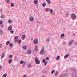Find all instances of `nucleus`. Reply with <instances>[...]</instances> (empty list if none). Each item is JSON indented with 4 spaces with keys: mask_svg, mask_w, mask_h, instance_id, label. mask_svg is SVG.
<instances>
[{
    "mask_svg": "<svg viewBox=\"0 0 77 77\" xmlns=\"http://www.w3.org/2000/svg\"><path fill=\"white\" fill-rule=\"evenodd\" d=\"M35 62L36 64L39 65L40 63V61L39 60V59L37 57H36L35 58Z\"/></svg>",
    "mask_w": 77,
    "mask_h": 77,
    "instance_id": "obj_1",
    "label": "nucleus"
},
{
    "mask_svg": "<svg viewBox=\"0 0 77 77\" xmlns=\"http://www.w3.org/2000/svg\"><path fill=\"white\" fill-rule=\"evenodd\" d=\"M42 62L44 63V65H46L47 63H48V61H45V60L44 59L42 60Z\"/></svg>",
    "mask_w": 77,
    "mask_h": 77,
    "instance_id": "obj_2",
    "label": "nucleus"
},
{
    "mask_svg": "<svg viewBox=\"0 0 77 77\" xmlns=\"http://www.w3.org/2000/svg\"><path fill=\"white\" fill-rule=\"evenodd\" d=\"M31 53H32V51L30 50H27V51L26 52V54H30Z\"/></svg>",
    "mask_w": 77,
    "mask_h": 77,
    "instance_id": "obj_3",
    "label": "nucleus"
},
{
    "mask_svg": "<svg viewBox=\"0 0 77 77\" xmlns=\"http://www.w3.org/2000/svg\"><path fill=\"white\" fill-rule=\"evenodd\" d=\"M73 42V40L70 41L68 43L69 45L70 46V45H71L72 44Z\"/></svg>",
    "mask_w": 77,
    "mask_h": 77,
    "instance_id": "obj_4",
    "label": "nucleus"
},
{
    "mask_svg": "<svg viewBox=\"0 0 77 77\" xmlns=\"http://www.w3.org/2000/svg\"><path fill=\"white\" fill-rule=\"evenodd\" d=\"M44 51L43 49H42L41 50V51L40 52V54H44Z\"/></svg>",
    "mask_w": 77,
    "mask_h": 77,
    "instance_id": "obj_5",
    "label": "nucleus"
},
{
    "mask_svg": "<svg viewBox=\"0 0 77 77\" xmlns=\"http://www.w3.org/2000/svg\"><path fill=\"white\" fill-rule=\"evenodd\" d=\"M72 18H74V19H75V18H76V16H75V14H72Z\"/></svg>",
    "mask_w": 77,
    "mask_h": 77,
    "instance_id": "obj_6",
    "label": "nucleus"
},
{
    "mask_svg": "<svg viewBox=\"0 0 77 77\" xmlns=\"http://www.w3.org/2000/svg\"><path fill=\"white\" fill-rule=\"evenodd\" d=\"M17 38H18V36H16L14 39V42H17Z\"/></svg>",
    "mask_w": 77,
    "mask_h": 77,
    "instance_id": "obj_7",
    "label": "nucleus"
},
{
    "mask_svg": "<svg viewBox=\"0 0 77 77\" xmlns=\"http://www.w3.org/2000/svg\"><path fill=\"white\" fill-rule=\"evenodd\" d=\"M34 20V19L32 17H30L29 18V21H33Z\"/></svg>",
    "mask_w": 77,
    "mask_h": 77,
    "instance_id": "obj_8",
    "label": "nucleus"
},
{
    "mask_svg": "<svg viewBox=\"0 0 77 77\" xmlns=\"http://www.w3.org/2000/svg\"><path fill=\"white\" fill-rule=\"evenodd\" d=\"M38 0H34V3L35 5H37V4H38Z\"/></svg>",
    "mask_w": 77,
    "mask_h": 77,
    "instance_id": "obj_9",
    "label": "nucleus"
},
{
    "mask_svg": "<svg viewBox=\"0 0 77 77\" xmlns=\"http://www.w3.org/2000/svg\"><path fill=\"white\" fill-rule=\"evenodd\" d=\"M38 41L37 40L35 39L34 41V43L35 44H38Z\"/></svg>",
    "mask_w": 77,
    "mask_h": 77,
    "instance_id": "obj_10",
    "label": "nucleus"
},
{
    "mask_svg": "<svg viewBox=\"0 0 77 77\" xmlns=\"http://www.w3.org/2000/svg\"><path fill=\"white\" fill-rule=\"evenodd\" d=\"M22 49H23V50H26V48H27V47L25 45H23L22 47Z\"/></svg>",
    "mask_w": 77,
    "mask_h": 77,
    "instance_id": "obj_11",
    "label": "nucleus"
},
{
    "mask_svg": "<svg viewBox=\"0 0 77 77\" xmlns=\"http://www.w3.org/2000/svg\"><path fill=\"white\" fill-rule=\"evenodd\" d=\"M12 58H11L9 60L8 63L10 64L12 63Z\"/></svg>",
    "mask_w": 77,
    "mask_h": 77,
    "instance_id": "obj_12",
    "label": "nucleus"
},
{
    "mask_svg": "<svg viewBox=\"0 0 77 77\" xmlns=\"http://www.w3.org/2000/svg\"><path fill=\"white\" fill-rule=\"evenodd\" d=\"M17 42H18L19 44H21V40L20 39H19V40H17Z\"/></svg>",
    "mask_w": 77,
    "mask_h": 77,
    "instance_id": "obj_13",
    "label": "nucleus"
},
{
    "mask_svg": "<svg viewBox=\"0 0 77 77\" xmlns=\"http://www.w3.org/2000/svg\"><path fill=\"white\" fill-rule=\"evenodd\" d=\"M12 29V26H10L8 27V30H11Z\"/></svg>",
    "mask_w": 77,
    "mask_h": 77,
    "instance_id": "obj_14",
    "label": "nucleus"
},
{
    "mask_svg": "<svg viewBox=\"0 0 77 77\" xmlns=\"http://www.w3.org/2000/svg\"><path fill=\"white\" fill-rule=\"evenodd\" d=\"M68 74L67 73L64 74V77H67L68 76Z\"/></svg>",
    "mask_w": 77,
    "mask_h": 77,
    "instance_id": "obj_15",
    "label": "nucleus"
},
{
    "mask_svg": "<svg viewBox=\"0 0 77 77\" xmlns=\"http://www.w3.org/2000/svg\"><path fill=\"white\" fill-rule=\"evenodd\" d=\"M45 5H46V3L45 2H44L42 4L43 7H45Z\"/></svg>",
    "mask_w": 77,
    "mask_h": 77,
    "instance_id": "obj_16",
    "label": "nucleus"
},
{
    "mask_svg": "<svg viewBox=\"0 0 77 77\" xmlns=\"http://www.w3.org/2000/svg\"><path fill=\"white\" fill-rule=\"evenodd\" d=\"M68 56H69V54H67L65 55L64 57V59H65V58L66 57H68Z\"/></svg>",
    "mask_w": 77,
    "mask_h": 77,
    "instance_id": "obj_17",
    "label": "nucleus"
},
{
    "mask_svg": "<svg viewBox=\"0 0 77 77\" xmlns=\"http://www.w3.org/2000/svg\"><path fill=\"white\" fill-rule=\"evenodd\" d=\"M35 51H38V46H35Z\"/></svg>",
    "mask_w": 77,
    "mask_h": 77,
    "instance_id": "obj_18",
    "label": "nucleus"
},
{
    "mask_svg": "<svg viewBox=\"0 0 77 77\" xmlns=\"http://www.w3.org/2000/svg\"><path fill=\"white\" fill-rule=\"evenodd\" d=\"M9 46L10 47H12L13 46V44L12 43H10L9 44Z\"/></svg>",
    "mask_w": 77,
    "mask_h": 77,
    "instance_id": "obj_19",
    "label": "nucleus"
},
{
    "mask_svg": "<svg viewBox=\"0 0 77 77\" xmlns=\"http://www.w3.org/2000/svg\"><path fill=\"white\" fill-rule=\"evenodd\" d=\"M27 67L29 68H32V66H31L30 64H29L28 65Z\"/></svg>",
    "mask_w": 77,
    "mask_h": 77,
    "instance_id": "obj_20",
    "label": "nucleus"
},
{
    "mask_svg": "<svg viewBox=\"0 0 77 77\" xmlns=\"http://www.w3.org/2000/svg\"><path fill=\"white\" fill-rule=\"evenodd\" d=\"M25 38V35H23L22 36V39H24Z\"/></svg>",
    "mask_w": 77,
    "mask_h": 77,
    "instance_id": "obj_21",
    "label": "nucleus"
},
{
    "mask_svg": "<svg viewBox=\"0 0 77 77\" xmlns=\"http://www.w3.org/2000/svg\"><path fill=\"white\" fill-rule=\"evenodd\" d=\"M24 63V61L23 60L20 61V65H22V64H23V63Z\"/></svg>",
    "mask_w": 77,
    "mask_h": 77,
    "instance_id": "obj_22",
    "label": "nucleus"
},
{
    "mask_svg": "<svg viewBox=\"0 0 77 77\" xmlns=\"http://www.w3.org/2000/svg\"><path fill=\"white\" fill-rule=\"evenodd\" d=\"M9 41H7L6 42V45H9Z\"/></svg>",
    "mask_w": 77,
    "mask_h": 77,
    "instance_id": "obj_23",
    "label": "nucleus"
},
{
    "mask_svg": "<svg viewBox=\"0 0 77 77\" xmlns=\"http://www.w3.org/2000/svg\"><path fill=\"white\" fill-rule=\"evenodd\" d=\"M1 18H5V16L4 15H1Z\"/></svg>",
    "mask_w": 77,
    "mask_h": 77,
    "instance_id": "obj_24",
    "label": "nucleus"
},
{
    "mask_svg": "<svg viewBox=\"0 0 77 77\" xmlns=\"http://www.w3.org/2000/svg\"><path fill=\"white\" fill-rule=\"evenodd\" d=\"M47 2H48V3L50 4V3H51V2H50V0H46Z\"/></svg>",
    "mask_w": 77,
    "mask_h": 77,
    "instance_id": "obj_25",
    "label": "nucleus"
},
{
    "mask_svg": "<svg viewBox=\"0 0 77 77\" xmlns=\"http://www.w3.org/2000/svg\"><path fill=\"white\" fill-rule=\"evenodd\" d=\"M46 10L47 12H48V11H49L50 10V8H46Z\"/></svg>",
    "mask_w": 77,
    "mask_h": 77,
    "instance_id": "obj_26",
    "label": "nucleus"
},
{
    "mask_svg": "<svg viewBox=\"0 0 77 77\" xmlns=\"http://www.w3.org/2000/svg\"><path fill=\"white\" fill-rule=\"evenodd\" d=\"M60 58V56H58L57 57L56 60H59Z\"/></svg>",
    "mask_w": 77,
    "mask_h": 77,
    "instance_id": "obj_27",
    "label": "nucleus"
},
{
    "mask_svg": "<svg viewBox=\"0 0 77 77\" xmlns=\"http://www.w3.org/2000/svg\"><path fill=\"white\" fill-rule=\"evenodd\" d=\"M4 56H5V54H3L1 56V58H2V57H3Z\"/></svg>",
    "mask_w": 77,
    "mask_h": 77,
    "instance_id": "obj_28",
    "label": "nucleus"
},
{
    "mask_svg": "<svg viewBox=\"0 0 77 77\" xmlns=\"http://www.w3.org/2000/svg\"><path fill=\"white\" fill-rule=\"evenodd\" d=\"M54 71H55V70H52L51 71V74H53L54 73Z\"/></svg>",
    "mask_w": 77,
    "mask_h": 77,
    "instance_id": "obj_29",
    "label": "nucleus"
},
{
    "mask_svg": "<svg viewBox=\"0 0 77 77\" xmlns=\"http://www.w3.org/2000/svg\"><path fill=\"white\" fill-rule=\"evenodd\" d=\"M12 57V55H10L9 56V57H8V58H11Z\"/></svg>",
    "mask_w": 77,
    "mask_h": 77,
    "instance_id": "obj_30",
    "label": "nucleus"
},
{
    "mask_svg": "<svg viewBox=\"0 0 77 77\" xmlns=\"http://www.w3.org/2000/svg\"><path fill=\"white\" fill-rule=\"evenodd\" d=\"M11 7H14V4L11 3Z\"/></svg>",
    "mask_w": 77,
    "mask_h": 77,
    "instance_id": "obj_31",
    "label": "nucleus"
},
{
    "mask_svg": "<svg viewBox=\"0 0 77 77\" xmlns=\"http://www.w3.org/2000/svg\"><path fill=\"white\" fill-rule=\"evenodd\" d=\"M7 75H6V74H5L3 75V77H6Z\"/></svg>",
    "mask_w": 77,
    "mask_h": 77,
    "instance_id": "obj_32",
    "label": "nucleus"
},
{
    "mask_svg": "<svg viewBox=\"0 0 77 77\" xmlns=\"http://www.w3.org/2000/svg\"><path fill=\"white\" fill-rule=\"evenodd\" d=\"M58 75V72H56L55 73V75L56 76Z\"/></svg>",
    "mask_w": 77,
    "mask_h": 77,
    "instance_id": "obj_33",
    "label": "nucleus"
},
{
    "mask_svg": "<svg viewBox=\"0 0 77 77\" xmlns=\"http://www.w3.org/2000/svg\"><path fill=\"white\" fill-rule=\"evenodd\" d=\"M13 32H14V30H11L10 31V32L12 34L13 33Z\"/></svg>",
    "mask_w": 77,
    "mask_h": 77,
    "instance_id": "obj_34",
    "label": "nucleus"
},
{
    "mask_svg": "<svg viewBox=\"0 0 77 77\" xmlns=\"http://www.w3.org/2000/svg\"><path fill=\"white\" fill-rule=\"evenodd\" d=\"M6 0V3H9V0Z\"/></svg>",
    "mask_w": 77,
    "mask_h": 77,
    "instance_id": "obj_35",
    "label": "nucleus"
},
{
    "mask_svg": "<svg viewBox=\"0 0 77 77\" xmlns=\"http://www.w3.org/2000/svg\"><path fill=\"white\" fill-rule=\"evenodd\" d=\"M46 60H49L48 57L46 58Z\"/></svg>",
    "mask_w": 77,
    "mask_h": 77,
    "instance_id": "obj_36",
    "label": "nucleus"
},
{
    "mask_svg": "<svg viewBox=\"0 0 77 77\" xmlns=\"http://www.w3.org/2000/svg\"><path fill=\"white\" fill-rule=\"evenodd\" d=\"M50 12H51V13H53V10H52V9H51L50 10Z\"/></svg>",
    "mask_w": 77,
    "mask_h": 77,
    "instance_id": "obj_37",
    "label": "nucleus"
},
{
    "mask_svg": "<svg viewBox=\"0 0 77 77\" xmlns=\"http://www.w3.org/2000/svg\"><path fill=\"white\" fill-rule=\"evenodd\" d=\"M3 46L2 44H0V48H2Z\"/></svg>",
    "mask_w": 77,
    "mask_h": 77,
    "instance_id": "obj_38",
    "label": "nucleus"
},
{
    "mask_svg": "<svg viewBox=\"0 0 77 77\" xmlns=\"http://www.w3.org/2000/svg\"><path fill=\"white\" fill-rule=\"evenodd\" d=\"M2 23L3 22H2V20L0 21V24H2Z\"/></svg>",
    "mask_w": 77,
    "mask_h": 77,
    "instance_id": "obj_39",
    "label": "nucleus"
},
{
    "mask_svg": "<svg viewBox=\"0 0 77 77\" xmlns=\"http://www.w3.org/2000/svg\"><path fill=\"white\" fill-rule=\"evenodd\" d=\"M8 23H11V20H9L8 21Z\"/></svg>",
    "mask_w": 77,
    "mask_h": 77,
    "instance_id": "obj_40",
    "label": "nucleus"
},
{
    "mask_svg": "<svg viewBox=\"0 0 77 77\" xmlns=\"http://www.w3.org/2000/svg\"><path fill=\"white\" fill-rule=\"evenodd\" d=\"M48 41H49V39H47L46 40V42H48Z\"/></svg>",
    "mask_w": 77,
    "mask_h": 77,
    "instance_id": "obj_41",
    "label": "nucleus"
},
{
    "mask_svg": "<svg viewBox=\"0 0 77 77\" xmlns=\"http://www.w3.org/2000/svg\"><path fill=\"white\" fill-rule=\"evenodd\" d=\"M61 36L62 37V36H64V34H61Z\"/></svg>",
    "mask_w": 77,
    "mask_h": 77,
    "instance_id": "obj_42",
    "label": "nucleus"
},
{
    "mask_svg": "<svg viewBox=\"0 0 77 77\" xmlns=\"http://www.w3.org/2000/svg\"><path fill=\"white\" fill-rule=\"evenodd\" d=\"M2 30H0V33H2Z\"/></svg>",
    "mask_w": 77,
    "mask_h": 77,
    "instance_id": "obj_43",
    "label": "nucleus"
},
{
    "mask_svg": "<svg viewBox=\"0 0 77 77\" xmlns=\"http://www.w3.org/2000/svg\"><path fill=\"white\" fill-rule=\"evenodd\" d=\"M60 77H63V76L62 75H60Z\"/></svg>",
    "mask_w": 77,
    "mask_h": 77,
    "instance_id": "obj_44",
    "label": "nucleus"
},
{
    "mask_svg": "<svg viewBox=\"0 0 77 77\" xmlns=\"http://www.w3.org/2000/svg\"><path fill=\"white\" fill-rule=\"evenodd\" d=\"M75 45H77V42H75Z\"/></svg>",
    "mask_w": 77,
    "mask_h": 77,
    "instance_id": "obj_45",
    "label": "nucleus"
},
{
    "mask_svg": "<svg viewBox=\"0 0 77 77\" xmlns=\"http://www.w3.org/2000/svg\"><path fill=\"white\" fill-rule=\"evenodd\" d=\"M23 77H26V75H24L23 76Z\"/></svg>",
    "mask_w": 77,
    "mask_h": 77,
    "instance_id": "obj_46",
    "label": "nucleus"
},
{
    "mask_svg": "<svg viewBox=\"0 0 77 77\" xmlns=\"http://www.w3.org/2000/svg\"><path fill=\"white\" fill-rule=\"evenodd\" d=\"M33 38H31V41L32 40H33Z\"/></svg>",
    "mask_w": 77,
    "mask_h": 77,
    "instance_id": "obj_47",
    "label": "nucleus"
},
{
    "mask_svg": "<svg viewBox=\"0 0 77 77\" xmlns=\"http://www.w3.org/2000/svg\"><path fill=\"white\" fill-rule=\"evenodd\" d=\"M2 68V66H0V69H1Z\"/></svg>",
    "mask_w": 77,
    "mask_h": 77,
    "instance_id": "obj_48",
    "label": "nucleus"
},
{
    "mask_svg": "<svg viewBox=\"0 0 77 77\" xmlns=\"http://www.w3.org/2000/svg\"><path fill=\"white\" fill-rule=\"evenodd\" d=\"M72 76H73V74H72Z\"/></svg>",
    "mask_w": 77,
    "mask_h": 77,
    "instance_id": "obj_49",
    "label": "nucleus"
},
{
    "mask_svg": "<svg viewBox=\"0 0 77 77\" xmlns=\"http://www.w3.org/2000/svg\"><path fill=\"white\" fill-rule=\"evenodd\" d=\"M2 26H3V25H2Z\"/></svg>",
    "mask_w": 77,
    "mask_h": 77,
    "instance_id": "obj_50",
    "label": "nucleus"
}]
</instances>
